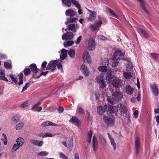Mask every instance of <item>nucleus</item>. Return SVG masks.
<instances>
[{
    "instance_id": "obj_1",
    "label": "nucleus",
    "mask_w": 159,
    "mask_h": 159,
    "mask_svg": "<svg viewBox=\"0 0 159 159\" xmlns=\"http://www.w3.org/2000/svg\"><path fill=\"white\" fill-rule=\"evenodd\" d=\"M125 55V52H123L120 50L116 51L112 56V57L111 61V65L113 67H116L118 65L119 62L118 59L119 58L118 56H124Z\"/></svg>"
},
{
    "instance_id": "obj_2",
    "label": "nucleus",
    "mask_w": 159,
    "mask_h": 159,
    "mask_svg": "<svg viewBox=\"0 0 159 159\" xmlns=\"http://www.w3.org/2000/svg\"><path fill=\"white\" fill-rule=\"evenodd\" d=\"M103 120L105 124L108 127H111L114 125L115 122V118L112 115L109 116L104 115Z\"/></svg>"
},
{
    "instance_id": "obj_3",
    "label": "nucleus",
    "mask_w": 159,
    "mask_h": 159,
    "mask_svg": "<svg viewBox=\"0 0 159 159\" xmlns=\"http://www.w3.org/2000/svg\"><path fill=\"white\" fill-rule=\"evenodd\" d=\"M102 66L98 67V70H108L107 66L109 64V61L108 59L105 58L101 61ZM109 70V69H108Z\"/></svg>"
},
{
    "instance_id": "obj_4",
    "label": "nucleus",
    "mask_w": 159,
    "mask_h": 159,
    "mask_svg": "<svg viewBox=\"0 0 159 159\" xmlns=\"http://www.w3.org/2000/svg\"><path fill=\"white\" fill-rule=\"evenodd\" d=\"M102 22L101 20H99L95 22L93 24L90 26V29L92 31H94L97 30H99L102 24Z\"/></svg>"
},
{
    "instance_id": "obj_5",
    "label": "nucleus",
    "mask_w": 159,
    "mask_h": 159,
    "mask_svg": "<svg viewBox=\"0 0 159 159\" xmlns=\"http://www.w3.org/2000/svg\"><path fill=\"white\" fill-rule=\"evenodd\" d=\"M96 81L100 84L99 88H104L106 86V83L103 81L102 76H98L96 78Z\"/></svg>"
},
{
    "instance_id": "obj_6",
    "label": "nucleus",
    "mask_w": 159,
    "mask_h": 159,
    "mask_svg": "<svg viewBox=\"0 0 159 159\" xmlns=\"http://www.w3.org/2000/svg\"><path fill=\"white\" fill-rule=\"evenodd\" d=\"M57 62V60L50 61L48 64L46 70H55Z\"/></svg>"
},
{
    "instance_id": "obj_7",
    "label": "nucleus",
    "mask_w": 159,
    "mask_h": 159,
    "mask_svg": "<svg viewBox=\"0 0 159 159\" xmlns=\"http://www.w3.org/2000/svg\"><path fill=\"white\" fill-rule=\"evenodd\" d=\"M95 48V43L94 40L91 38L89 39L88 43V48L89 50L92 51Z\"/></svg>"
},
{
    "instance_id": "obj_8",
    "label": "nucleus",
    "mask_w": 159,
    "mask_h": 159,
    "mask_svg": "<svg viewBox=\"0 0 159 159\" xmlns=\"http://www.w3.org/2000/svg\"><path fill=\"white\" fill-rule=\"evenodd\" d=\"M135 152L136 155H138L139 152L140 148V141L138 137H137L135 140Z\"/></svg>"
},
{
    "instance_id": "obj_9",
    "label": "nucleus",
    "mask_w": 159,
    "mask_h": 159,
    "mask_svg": "<svg viewBox=\"0 0 159 159\" xmlns=\"http://www.w3.org/2000/svg\"><path fill=\"white\" fill-rule=\"evenodd\" d=\"M74 35L72 32H69L63 34L62 36V38L64 40H70L73 37Z\"/></svg>"
},
{
    "instance_id": "obj_10",
    "label": "nucleus",
    "mask_w": 159,
    "mask_h": 159,
    "mask_svg": "<svg viewBox=\"0 0 159 159\" xmlns=\"http://www.w3.org/2000/svg\"><path fill=\"white\" fill-rule=\"evenodd\" d=\"M89 11L90 12V14L88 18V20L89 21H93L95 20L96 17V13L92 11L89 10Z\"/></svg>"
},
{
    "instance_id": "obj_11",
    "label": "nucleus",
    "mask_w": 159,
    "mask_h": 159,
    "mask_svg": "<svg viewBox=\"0 0 159 159\" xmlns=\"http://www.w3.org/2000/svg\"><path fill=\"white\" fill-rule=\"evenodd\" d=\"M122 81L119 79H114L112 82V84L115 88L120 87L122 84Z\"/></svg>"
},
{
    "instance_id": "obj_12",
    "label": "nucleus",
    "mask_w": 159,
    "mask_h": 159,
    "mask_svg": "<svg viewBox=\"0 0 159 159\" xmlns=\"http://www.w3.org/2000/svg\"><path fill=\"white\" fill-rule=\"evenodd\" d=\"M62 4L66 7H70L71 6V3L74 5L75 1H77L75 0H61Z\"/></svg>"
},
{
    "instance_id": "obj_13",
    "label": "nucleus",
    "mask_w": 159,
    "mask_h": 159,
    "mask_svg": "<svg viewBox=\"0 0 159 159\" xmlns=\"http://www.w3.org/2000/svg\"><path fill=\"white\" fill-rule=\"evenodd\" d=\"M112 96L115 98L117 101L121 100L122 98V94L120 92L116 91L112 93Z\"/></svg>"
},
{
    "instance_id": "obj_14",
    "label": "nucleus",
    "mask_w": 159,
    "mask_h": 159,
    "mask_svg": "<svg viewBox=\"0 0 159 159\" xmlns=\"http://www.w3.org/2000/svg\"><path fill=\"white\" fill-rule=\"evenodd\" d=\"M103 72H107V75L106 76V80H107L109 82L111 81L112 79V75L111 70H100Z\"/></svg>"
},
{
    "instance_id": "obj_15",
    "label": "nucleus",
    "mask_w": 159,
    "mask_h": 159,
    "mask_svg": "<svg viewBox=\"0 0 159 159\" xmlns=\"http://www.w3.org/2000/svg\"><path fill=\"white\" fill-rule=\"evenodd\" d=\"M83 58L85 61H86L88 63H91L92 61L91 60L89 52L85 51L83 55Z\"/></svg>"
},
{
    "instance_id": "obj_16",
    "label": "nucleus",
    "mask_w": 159,
    "mask_h": 159,
    "mask_svg": "<svg viewBox=\"0 0 159 159\" xmlns=\"http://www.w3.org/2000/svg\"><path fill=\"white\" fill-rule=\"evenodd\" d=\"M70 121L75 125L79 127L80 124V120L76 117H73L70 120Z\"/></svg>"
},
{
    "instance_id": "obj_17",
    "label": "nucleus",
    "mask_w": 159,
    "mask_h": 159,
    "mask_svg": "<svg viewBox=\"0 0 159 159\" xmlns=\"http://www.w3.org/2000/svg\"><path fill=\"white\" fill-rule=\"evenodd\" d=\"M152 93L155 96L158 94V88L155 84H152L150 85Z\"/></svg>"
},
{
    "instance_id": "obj_18",
    "label": "nucleus",
    "mask_w": 159,
    "mask_h": 159,
    "mask_svg": "<svg viewBox=\"0 0 159 159\" xmlns=\"http://www.w3.org/2000/svg\"><path fill=\"white\" fill-rule=\"evenodd\" d=\"M93 148L94 151L96 152L98 147V143L97 139L95 136H93Z\"/></svg>"
},
{
    "instance_id": "obj_19",
    "label": "nucleus",
    "mask_w": 159,
    "mask_h": 159,
    "mask_svg": "<svg viewBox=\"0 0 159 159\" xmlns=\"http://www.w3.org/2000/svg\"><path fill=\"white\" fill-rule=\"evenodd\" d=\"M78 29V25L77 24H71L68 26V30L75 32Z\"/></svg>"
},
{
    "instance_id": "obj_20",
    "label": "nucleus",
    "mask_w": 159,
    "mask_h": 159,
    "mask_svg": "<svg viewBox=\"0 0 159 159\" xmlns=\"http://www.w3.org/2000/svg\"><path fill=\"white\" fill-rule=\"evenodd\" d=\"M118 107L119 110L124 114L126 113L127 112V108L124 104L120 103L117 105Z\"/></svg>"
},
{
    "instance_id": "obj_21",
    "label": "nucleus",
    "mask_w": 159,
    "mask_h": 159,
    "mask_svg": "<svg viewBox=\"0 0 159 159\" xmlns=\"http://www.w3.org/2000/svg\"><path fill=\"white\" fill-rule=\"evenodd\" d=\"M98 113L102 115L104 112L107 109V105H105L104 107L102 106H99L97 107Z\"/></svg>"
},
{
    "instance_id": "obj_22",
    "label": "nucleus",
    "mask_w": 159,
    "mask_h": 159,
    "mask_svg": "<svg viewBox=\"0 0 159 159\" xmlns=\"http://www.w3.org/2000/svg\"><path fill=\"white\" fill-rule=\"evenodd\" d=\"M76 13V11L71 9L67 10L65 11L66 15L70 17L74 16Z\"/></svg>"
},
{
    "instance_id": "obj_23",
    "label": "nucleus",
    "mask_w": 159,
    "mask_h": 159,
    "mask_svg": "<svg viewBox=\"0 0 159 159\" xmlns=\"http://www.w3.org/2000/svg\"><path fill=\"white\" fill-rule=\"evenodd\" d=\"M30 141L31 143L39 147L42 146L43 143L42 141H39L35 139H31Z\"/></svg>"
},
{
    "instance_id": "obj_24",
    "label": "nucleus",
    "mask_w": 159,
    "mask_h": 159,
    "mask_svg": "<svg viewBox=\"0 0 159 159\" xmlns=\"http://www.w3.org/2000/svg\"><path fill=\"white\" fill-rule=\"evenodd\" d=\"M20 116L18 115L13 116L11 119V122L12 124H16L20 120Z\"/></svg>"
},
{
    "instance_id": "obj_25",
    "label": "nucleus",
    "mask_w": 159,
    "mask_h": 159,
    "mask_svg": "<svg viewBox=\"0 0 159 159\" xmlns=\"http://www.w3.org/2000/svg\"><path fill=\"white\" fill-rule=\"evenodd\" d=\"M68 51L65 49L63 48L61 51V54L60 55V57L61 60H64L66 57Z\"/></svg>"
},
{
    "instance_id": "obj_26",
    "label": "nucleus",
    "mask_w": 159,
    "mask_h": 159,
    "mask_svg": "<svg viewBox=\"0 0 159 159\" xmlns=\"http://www.w3.org/2000/svg\"><path fill=\"white\" fill-rule=\"evenodd\" d=\"M74 5L78 9V12L79 14H82L83 11L81 9V7L79 2L78 1H75L74 3Z\"/></svg>"
},
{
    "instance_id": "obj_27",
    "label": "nucleus",
    "mask_w": 159,
    "mask_h": 159,
    "mask_svg": "<svg viewBox=\"0 0 159 159\" xmlns=\"http://www.w3.org/2000/svg\"><path fill=\"white\" fill-rule=\"evenodd\" d=\"M125 92L128 94L131 95L134 92V89L130 85H128L125 87Z\"/></svg>"
},
{
    "instance_id": "obj_28",
    "label": "nucleus",
    "mask_w": 159,
    "mask_h": 159,
    "mask_svg": "<svg viewBox=\"0 0 159 159\" xmlns=\"http://www.w3.org/2000/svg\"><path fill=\"white\" fill-rule=\"evenodd\" d=\"M107 100L109 103L114 104L116 103L118 101L113 96L111 98V97H108Z\"/></svg>"
},
{
    "instance_id": "obj_29",
    "label": "nucleus",
    "mask_w": 159,
    "mask_h": 159,
    "mask_svg": "<svg viewBox=\"0 0 159 159\" xmlns=\"http://www.w3.org/2000/svg\"><path fill=\"white\" fill-rule=\"evenodd\" d=\"M150 55L153 59L156 61H159V54L156 53H152Z\"/></svg>"
},
{
    "instance_id": "obj_30",
    "label": "nucleus",
    "mask_w": 159,
    "mask_h": 159,
    "mask_svg": "<svg viewBox=\"0 0 159 159\" xmlns=\"http://www.w3.org/2000/svg\"><path fill=\"white\" fill-rule=\"evenodd\" d=\"M93 134V131L90 130L87 134V140L89 143L91 142Z\"/></svg>"
},
{
    "instance_id": "obj_31",
    "label": "nucleus",
    "mask_w": 159,
    "mask_h": 159,
    "mask_svg": "<svg viewBox=\"0 0 159 159\" xmlns=\"http://www.w3.org/2000/svg\"><path fill=\"white\" fill-rule=\"evenodd\" d=\"M18 76L19 79V81L18 83L19 85L22 84H23V74L21 72L18 75Z\"/></svg>"
},
{
    "instance_id": "obj_32",
    "label": "nucleus",
    "mask_w": 159,
    "mask_h": 159,
    "mask_svg": "<svg viewBox=\"0 0 159 159\" xmlns=\"http://www.w3.org/2000/svg\"><path fill=\"white\" fill-rule=\"evenodd\" d=\"M17 143L20 146H21L24 142L23 139L21 137L18 138L16 140Z\"/></svg>"
},
{
    "instance_id": "obj_33",
    "label": "nucleus",
    "mask_w": 159,
    "mask_h": 159,
    "mask_svg": "<svg viewBox=\"0 0 159 159\" xmlns=\"http://www.w3.org/2000/svg\"><path fill=\"white\" fill-rule=\"evenodd\" d=\"M132 75L131 72H125L124 73V77L126 79H130L132 77Z\"/></svg>"
},
{
    "instance_id": "obj_34",
    "label": "nucleus",
    "mask_w": 159,
    "mask_h": 159,
    "mask_svg": "<svg viewBox=\"0 0 159 159\" xmlns=\"http://www.w3.org/2000/svg\"><path fill=\"white\" fill-rule=\"evenodd\" d=\"M74 43V42L73 40L68 41L66 42H64L63 44L65 47H67L70 46H71Z\"/></svg>"
},
{
    "instance_id": "obj_35",
    "label": "nucleus",
    "mask_w": 159,
    "mask_h": 159,
    "mask_svg": "<svg viewBox=\"0 0 159 159\" xmlns=\"http://www.w3.org/2000/svg\"><path fill=\"white\" fill-rule=\"evenodd\" d=\"M134 66L132 62H128L126 65V70H133Z\"/></svg>"
},
{
    "instance_id": "obj_36",
    "label": "nucleus",
    "mask_w": 159,
    "mask_h": 159,
    "mask_svg": "<svg viewBox=\"0 0 159 159\" xmlns=\"http://www.w3.org/2000/svg\"><path fill=\"white\" fill-rule=\"evenodd\" d=\"M24 125V123L23 122H21L18 123L16 126V130L21 129L23 127Z\"/></svg>"
},
{
    "instance_id": "obj_37",
    "label": "nucleus",
    "mask_w": 159,
    "mask_h": 159,
    "mask_svg": "<svg viewBox=\"0 0 159 159\" xmlns=\"http://www.w3.org/2000/svg\"><path fill=\"white\" fill-rule=\"evenodd\" d=\"M99 140L101 141V142L103 144H106V141L103 136L102 134H99Z\"/></svg>"
},
{
    "instance_id": "obj_38",
    "label": "nucleus",
    "mask_w": 159,
    "mask_h": 159,
    "mask_svg": "<svg viewBox=\"0 0 159 159\" xmlns=\"http://www.w3.org/2000/svg\"><path fill=\"white\" fill-rule=\"evenodd\" d=\"M2 135L4 137V138H2L1 139V140L3 141L4 144L5 145H6L7 143V135L4 133H3Z\"/></svg>"
},
{
    "instance_id": "obj_39",
    "label": "nucleus",
    "mask_w": 159,
    "mask_h": 159,
    "mask_svg": "<svg viewBox=\"0 0 159 159\" xmlns=\"http://www.w3.org/2000/svg\"><path fill=\"white\" fill-rule=\"evenodd\" d=\"M67 20H69L70 23H72L74 22H76V21L77 20V18L73 17H70L69 18H67Z\"/></svg>"
},
{
    "instance_id": "obj_40",
    "label": "nucleus",
    "mask_w": 159,
    "mask_h": 159,
    "mask_svg": "<svg viewBox=\"0 0 159 159\" xmlns=\"http://www.w3.org/2000/svg\"><path fill=\"white\" fill-rule=\"evenodd\" d=\"M68 54L71 57L74 58L75 57V51L74 50L70 49L68 52Z\"/></svg>"
},
{
    "instance_id": "obj_41",
    "label": "nucleus",
    "mask_w": 159,
    "mask_h": 159,
    "mask_svg": "<svg viewBox=\"0 0 159 159\" xmlns=\"http://www.w3.org/2000/svg\"><path fill=\"white\" fill-rule=\"evenodd\" d=\"M20 147V146L17 143H15L12 147L11 151L12 152H14L18 149Z\"/></svg>"
},
{
    "instance_id": "obj_42",
    "label": "nucleus",
    "mask_w": 159,
    "mask_h": 159,
    "mask_svg": "<svg viewBox=\"0 0 159 159\" xmlns=\"http://www.w3.org/2000/svg\"><path fill=\"white\" fill-rule=\"evenodd\" d=\"M4 66L7 69H11V63L8 62H5L4 63Z\"/></svg>"
},
{
    "instance_id": "obj_43",
    "label": "nucleus",
    "mask_w": 159,
    "mask_h": 159,
    "mask_svg": "<svg viewBox=\"0 0 159 159\" xmlns=\"http://www.w3.org/2000/svg\"><path fill=\"white\" fill-rule=\"evenodd\" d=\"M58 134H52L49 133H47L43 135V137H54L56 135Z\"/></svg>"
},
{
    "instance_id": "obj_44",
    "label": "nucleus",
    "mask_w": 159,
    "mask_h": 159,
    "mask_svg": "<svg viewBox=\"0 0 159 159\" xmlns=\"http://www.w3.org/2000/svg\"><path fill=\"white\" fill-rule=\"evenodd\" d=\"M141 4V5L142 6V9L144 11L146 12H148V11L146 9V8L144 6V2L143 0H137Z\"/></svg>"
},
{
    "instance_id": "obj_45",
    "label": "nucleus",
    "mask_w": 159,
    "mask_h": 159,
    "mask_svg": "<svg viewBox=\"0 0 159 159\" xmlns=\"http://www.w3.org/2000/svg\"><path fill=\"white\" fill-rule=\"evenodd\" d=\"M110 142L111 145L113 147V149L114 151H115L116 149V144L115 142L114 139H111V140H110Z\"/></svg>"
},
{
    "instance_id": "obj_46",
    "label": "nucleus",
    "mask_w": 159,
    "mask_h": 159,
    "mask_svg": "<svg viewBox=\"0 0 159 159\" xmlns=\"http://www.w3.org/2000/svg\"><path fill=\"white\" fill-rule=\"evenodd\" d=\"M49 154V153L46 151H42L38 153L39 156H46Z\"/></svg>"
},
{
    "instance_id": "obj_47",
    "label": "nucleus",
    "mask_w": 159,
    "mask_h": 159,
    "mask_svg": "<svg viewBox=\"0 0 159 159\" xmlns=\"http://www.w3.org/2000/svg\"><path fill=\"white\" fill-rule=\"evenodd\" d=\"M138 32L140 34H142L145 36H147L148 34L145 31L142 29H139L138 30Z\"/></svg>"
},
{
    "instance_id": "obj_48",
    "label": "nucleus",
    "mask_w": 159,
    "mask_h": 159,
    "mask_svg": "<svg viewBox=\"0 0 159 159\" xmlns=\"http://www.w3.org/2000/svg\"><path fill=\"white\" fill-rule=\"evenodd\" d=\"M108 111L109 112L112 113L114 111V109L113 106L109 105L108 107Z\"/></svg>"
},
{
    "instance_id": "obj_49",
    "label": "nucleus",
    "mask_w": 159,
    "mask_h": 159,
    "mask_svg": "<svg viewBox=\"0 0 159 159\" xmlns=\"http://www.w3.org/2000/svg\"><path fill=\"white\" fill-rule=\"evenodd\" d=\"M51 122L50 121H46L43 123L41 124V126L43 127H46L47 126L50 125Z\"/></svg>"
},
{
    "instance_id": "obj_50",
    "label": "nucleus",
    "mask_w": 159,
    "mask_h": 159,
    "mask_svg": "<svg viewBox=\"0 0 159 159\" xmlns=\"http://www.w3.org/2000/svg\"><path fill=\"white\" fill-rule=\"evenodd\" d=\"M30 70H39V69L37 67L36 65L34 63L31 64L30 65Z\"/></svg>"
},
{
    "instance_id": "obj_51",
    "label": "nucleus",
    "mask_w": 159,
    "mask_h": 159,
    "mask_svg": "<svg viewBox=\"0 0 159 159\" xmlns=\"http://www.w3.org/2000/svg\"><path fill=\"white\" fill-rule=\"evenodd\" d=\"M9 76L11 78L13 83L17 84V80L12 75H10Z\"/></svg>"
},
{
    "instance_id": "obj_52",
    "label": "nucleus",
    "mask_w": 159,
    "mask_h": 159,
    "mask_svg": "<svg viewBox=\"0 0 159 159\" xmlns=\"http://www.w3.org/2000/svg\"><path fill=\"white\" fill-rule=\"evenodd\" d=\"M59 155L60 157L62 159H68V157L61 152H60Z\"/></svg>"
},
{
    "instance_id": "obj_53",
    "label": "nucleus",
    "mask_w": 159,
    "mask_h": 159,
    "mask_svg": "<svg viewBox=\"0 0 159 159\" xmlns=\"http://www.w3.org/2000/svg\"><path fill=\"white\" fill-rule=\"evenodd\" d=\"M82 72L86 76H89L90 74L89 70H82Z\"/></svg>"
},
{
    "instance_id": "obj_54",
    "label": "nucleus",
    "mask_w": 159,
    "mask_h": 159,
    "mask_svg": "<svg viewBox=\"0 0 159 159\" xmlns=\"http://www.w3.org/2000/svg\"><path fill=\"white\" fill-rule=\"evenodd\" d=\"M29 105L28 102L26 101L25 102L21 104L20 105V107L21 108H24L28 106Z\"/></svg>"
},
{
    "instance_id": "obj_55",
    "label": "nucleus",
    "mask_w": 159,
    "mask_h": 159,
    "mask_svg": "<svg viewBox=\"0 0 159 159\" xmlns=\"http://www.w3.org/2000/svg\"><path fill=\"white\" fill-rule=\"evenodd\" d=\"M109 11L114 16H115L116 17H117L118 16L117 15V14L116 13L115 11L111 9H108Z\"/></svg>"
},
{
    "instance_id": "obj_56",
    "label": "nucleus",
    "mask_w": 159,
    "mask_h": 159,
    "mask_svg": "<svg viewBox=\"0 0 159 159\" xmlns=\"http://www.w3.org/2000/svg\"><path fill=\"white\" fill-rule=\"evenodd\" d=\"M30 84L29 83H26L25 86L23 87L22 90L21 91L22 92L27 89V88L29 87V85Z\"/></svg>"
},
{
    "instance_id": "obj_57",
    "label": "nucleus",
    "mask_w": 159,
    "mask_h": 159,
    "mask_svg": "<svg viewBox=\"0 0 159 159\" xmlns=\"http://www.w3.org/2000/svg\"><path fill=\"white\" fill-rule=\"evenodd\" d=\"M82 39V36H80L77 38L75 41V43L76 44H78L80 42Z\"/></svg>"
},
{
    "instance_id": "obj_58",
    "label": "nucleus",
    "mask_w": 159,
    "mask_h": 159,
    "mask_svg": "<svg viewBox=\"0 0 159 159\" xmlns=\"http://www.w3.org/2000/svg\"><path fill=\"white\" fill-rule=\"evenodd\" d=\"M97 37L100 39L103 40H106L107 39V38L103 36V35H98Z\"/></svg>"
},
{
    "instance_id": "obj_59",
    "label": "nucleus",
    "mask_w": 159,
    "mask_h": 159,
    "mask_svg": "<svg viewBox=\"0 0 159 159\" xmlns=\"http://www.w3.org/2000/svg\"><path fill=\"white\" fill-rule=\"evenodd\" d=\"M0 80H2L7 82H8V81L7 79L5 77V75L0 76Z\"/></svg>"
},
{
    "instance_id": "obj_60",
    "label": "nucleus",
    "mask_w": 159,
    "mask_h": 159,
    "mask_svg": "<svg viewBox=\"0 0 159 159\" xmlns=\"http://www.w3.org/2000/svg\"><path fill=\"white\" fill-rule=\"evenodd\" d=\"M47 63V62L45 61L43 62L41 65V67L43 69H44L45 68Z\"/></svg>"
},
{
    "instance_id": "obj_61",
    "label": "nucleus",
    "mask_w": 159,
    "mask_h": 159,
    "mask_svg": "<svg viewBox=\"0 0 159 159\" xmlns=\"http://www.w3.org/2000/svg\"><path fill=\"white\" fill-rule=\"evenodd\" d=\"M31 70H24V73L25 75H29L31 72Z\"/></svg>"
},
{
    "instance_id": "obj_62",
    "label": "nucleus",
    "mask_w": 159,
    "mask_h": 159,
    "mask_svg": "<svg viewBox=\"0 0 159 159\" xmlns=\"http://www.w3.org/2000/svg\"><path fill=\"white\" fill-rule=\"evenodd\" d=\"M88 67L85 64H83L81 65L80 69L81 70H88Z\"/></svg>"
},
{
    "instance_id": "obj_63",
    "label": "nucleus",
    "mask_w": 159,
    "mask_h": 159,
    "mask_svg": "<svg viewBox=\"0 0 159 159\" xmlns=\"http://www.w3.org/2000/svg\"><path fill=\"white\" fill-rule=\"evenodd\" d=\"M95 97L97 100H98L100 97V95L99 93L97 92L95 93Z\"/></svg>"
},
{
    "instance_id": "obj_64",
    "label": "nucleus",
    "mask_w": 159,
    "mask_h": 159,
    "mask_svg": "<svg viewBox=\"0 0 159 159\" xmlns=\"http://www.w3.org/2000/svg\"><path fill=\"white\" fill-rule=\"evenodd\" d=\"M64 108L62 107H60L57 109V111L59 113L62 112Z\"/></svg>"
}]
</instances>
